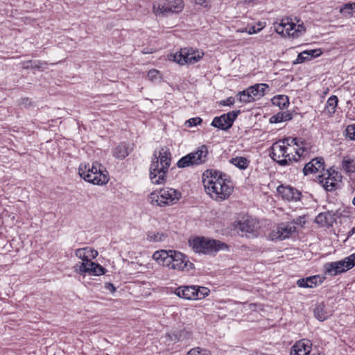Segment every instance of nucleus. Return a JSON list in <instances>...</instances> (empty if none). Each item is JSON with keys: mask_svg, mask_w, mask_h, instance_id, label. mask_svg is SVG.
Returning a JSON list of instances; mask_svg holds the SVG:
<instances>
[{"mask_svg": "<svg viewBox=\"0 0 355 355\" xmlns=\"http://www.w3.org/2000/svg\"><path fill=\"white\" fill-rule=\"evenodd\" d=\"M105 288H107V290H109L111 293H114L115 291V287L114 286V285L111 283H107L105 284Z\"/></svg>", "mask_w": 355, "mask_h": 355, "instance_id": "nucleus-50", "label": "nucleus"}, {"mask_svg": "<svg viewBox=\"0 0 355 355\" xmlns=\"http://www.w3.org/2000/svg\"><path fill=\"white\" fill-rule=\"evenodd\" d=\"M322 170H324V159L322 157H316L304 166L303 173L307 175L309 173L320 172Z\"/></svg>", "mask_w": 355, "mask_h": 355, "instance_id": "nucleus-20", "label": "nucleus"}, {"mask_svg": "<svg viewBox=\"0 0 355 355\" xmlns=\"http://www.w3.org/2000/svg\"><path fill=\"white\" fill-rule=\"evenodd\" d=\"M306 51L309 53V60L313 58L318 57L321 54V51L320 49H313Z\"/></svg>", "mask_w": 355, "mask_h": 355, "instance_id": "nucleus-45", "label": "nucleus"}, {"mask_svg": "<svg viewBox=\"0 0 355 355\" xmlns=\"http://www.w3.org/2000/svg\"><path fill=\"white\" fill-rule=\"evenodd\" d=\"M75 255L83 261L82 263L89 261H88L87 254L86 253L85 248H79V249L76 250Z\"/></svg>", "mask_w": 355, "mask_h": 355, "instance_id": "nucleus-37", "label": "nucleus"}, {"mask_svg": "<svg viewBox=\"0 0 355 355\" xmlns=\"http://www.w3.org/2000/svg\"><path fill=\"white\" fill-rule=\"evenodd\" d=\"M196 349H198L199 354H197L198 355H211L210 352L205 349H200V347H196Z\"/></svg>", "mask_w": 355, "mask_h": 355, "instance_id": "nucleus-49", "label": "nucleus"}, {"mask_svg": "<svg viewBox=\"0 0 355 355\" xmlns=\"http://www.w3.org/2000/svg\"><path fill=\"white\" fill-rule=\"evenodd\" d=\"M32 105V102L28 98H23L20 100V105L26 107Z\"/></svg>", "mask_w": 355, "mask_h": 355, "instance_id": "nucleus-47", "label": "nucleus"}, {"mask_svg": "<svg viewBox=\"0 0 355 355\" xmlns=\"http://www.w3.org/2000/svg\"><path fill=\"white\" fill-rule=\"evenodd\" d=\"M309 60V53L304 51L298 54L295 63H302L303 62Z\"/></svg>", "mask_w": 355, "mask_h": 355, "instance_id": "nucleus-44", "label": "nucleus"}, {"mask_svg": "<svg viewBox=\"0 0 355 355\" xmlns=\"http://www.w3.org/2000/svg\"><path fill=\"white\" fill-rule=\"evenodd\" d=\"M237 97L239 101L243 103H248L254 101V98L252 96L251 93H250L249 88L239 92Z\"/></svg>", "mask_w": 355, "mask_h": 355, "instance_id": "nucleus-33", "label": "nucleus"}, {"mask_svg": "<svg viewBox=\"0 0 355 355\" xmlns=\"http://www.w3.org/2000/svg\"><path fill=\"white\" fill-rule=\"evenodd\" d=\"M239 232L243 236L248 233H252L254 230V223L252 219L247 218L243 221H239L236 226Z\"/></svg>", "mask_w": 355, "mask_h": 355, "instance_id": "nucleus-23", "label": "nucleus"}, {"mask_svg": "<svg viewBox=\"0 0 355 355\" xmlns=\"http://www.w3.org/2000/svg\"><path fill=\"white\" fill-rule=\"evenodd\" d=\"M75 272L80 275L88 273L91 275H101L105 273V269L101 265L92 261L89 262L77 263L74 266Z\"/></svg>", "mask_w": 355, "mask_h": 355, "instance_id": "nucleus-15", "label": "nucleus"}, {"mask_svg": "<svg viewBox=\"0 0 355 355\" xmlns=\"http://www.w3.org/2000/svg\"><path fill=\"white\" fill-rule=\"evenodd\" d=\"M318 276H311L306 278H302L297 280V284L302 288H313L317 285Z\"/></svg>", "mask_w": 355, "mask_h": 355, "instance_id": "nucleus-26", "label": "nucleus"}, {"mask_svg": "<svg viewBox=\"0 0 355 355\" xmlns=\"http://www.w3.org/2000/svg\"><path fill=\"white\" fill-rule=\"evenodd\" d=\"M342 168L347 173L355 172V160L349 156L344 157L342 161Z\"/></svg>", "mask_w": 355, "mask_h": 355, "instance_id": "nucleus-30", "label": "nucleus"}, {"mask_svg": "<svg viewBox=\"0 0 355 355\" xmlns=\"http://www.w3.org/2000/svg\"><path fill=\"white\" fill-rule=\"evenodd\" d=\"M170 253L169 250H157L155 251L153 254V259L155 260L159 264H162L164 266H167L169 262Z\"/></svg>", "mask_w": 355, "mask_h": 355, "instance_id": "nucleus-25", "label": "nucleus"}, {"mask_svg": "<svg viewBox=\"0 0 355 355\" xmlns=\"http://www.w3.org/2000/svg\"><path fill=\"white\" fill-rule=\"evenodd\" d=\"M209 290L206 287L198 286H183L175 289V293L185 300H196L205 298Z\"/></svg>", "mask_w": 355, "mask_h": 355, "instance_id": "nucleus-9", "label": "nucleus"}, {"mask_svg": "<svg viewBox=\"0 0 355 355\" xmlns=\"http://www.w3.org/2000/svg\"><path fill=\"white\" fill-rule=\"evenodd\" d=\"M285 34L288 36H291V33H293V30L296 27V24L291 21L289 19H285Z\"/></svg>", "mask_w": 355, "mask_h": 355, "instance_id": "nucleus-36", "label": "nucleus"}, {"mask_svg": "<svg viewBox=\"0 0 355 355\" xmlns=\"http://www.w3.org/2000/svg\"><path fill=\"white\" fill-rule=\"evenodd\" d=\"M345 132L347 138L350 140H355V123L347 125Z\"/></svg>", "mask_w": 355, "mask_h": 355, "instance_id": "nucleus-38", "label": "nucleus"}, {"mask_svg": "<svg viewBox=\"0 0 355 355\" xmlns=\"http://www.w3.org/2000/svg\"><path fill=\"white\" fill-rule=\"evenodd\" d=\"M207 147L205 145H202L196 152L190 153L180 159L177 162V166L178 168H186L204 164L207 160Z\"/></svg>", "mask_w": 355, "mask_h": 355, "instance_id": "nucleus-7", "label": "nucleus"}, {"mask_svg": "<svg viewBox=\"0 0 355 355\" xmlns=\"http://www.w3.org/2000/svg\"><path fill=\"white\" fill-rule=\"evenodd\" d=\"M197 354H199L198 349H191L187 355H198Z\"/></svg>", "mask_w": 355, "mask_h": 355, "instance_id": "nucleus-53", "label": "nucleus"}, {"mask_svg": "<svg viewBox=\"0 0 355 355\" xmlns=\"http://www.w3.org/2000/svg\"><path fill=\"white\" fill-rule=\"evenodd\" d=\"M285 21H286V19H283L279 24H278L277 26H275V31H276L277 33H278L279 35H282L284 36H286L285 31H284Z\"/></svg>", "mask_w": 355, "mask_h": 355, "instance_id": "nucleus-42", "label": "nucleus"}, {"mask_svg": "<svg viewBox=\"0 0 355 355\" xmlns=\"http://www.w3.org/2000/svg\"><path fill=\"white\" fill-rule=\"evenodd\" d=\"M271 158L281 166H285L293 160L297 161L291 149L280 141L273 144L270 153Z\"/></svg>", "mask_w": 355, "mask_h": 355, "instance_id": "nucleus-6", "label": "nucleus"}, {"mask_svg": "<svg viewBox=\"0 0 355 355\" xmlns=\"http://www.w3.org/2000/svg\"><path fill=\"white\" fill-rule=\"evenodd\" d=\"M171 153L166 146L155 150L150 167V179L155 184H164L166 180V173L171 165Z\"/></svg>", "mask_w": 355, "mask_h": 355, "instance_id": "nucleus-2", "label": "nucleus"}, {"mask_svg": "<svg viewBox=\"0 0 355 355\" xmlns=\"http://www.w3.org/2000/svg\"><path fill=\"white\" fill-rule=\"evenodd\" d=\"M341 178L338 172L331 169L319 175L318 181L327 191H332L336 189L338 182L341 181Z\"/></svg>", "mask_w": 355, "mask_h": 355, "instance_id": "nucleus-13", "label": "nucleus"}, {"mask_svg": "<svg viewBox=\"0 0 355 355\" xmlns=\"http://www.w3.org/2000/svg\"><path fill=\"white\" fill-rule=\"evenodd\" d=\"M169 262L167 267L170 269L180 271H189L194 268L193 263L190 262L187 257L180 252L169 250Z\"/></svg>", "mask_w": 355, "mask_h": 355, "instance_id": "nucleus-11", "label": "nucleus"}, {"mask_svg": "<svg viewBox=\"0 0 355 355\" xmlns=\"http://www.w3.org/2000/svg\"><path fill=\"white\" fill-rule=\"evenodd\" d=\"M147 77L151 81H156L161 78L159 71L155 69H150L148 72Z\"/></svg>", "mask_w": 355, "mask_h": 355, "instance_id": "nucleus-39", "label": "nucleus"}, {"mask_svg": "<svg viewBox=\"0 0 355 355\" xmlns=\"http://www.w3.org/2000/svg\"><path fill=\"white\" fill-rule=\"evenodd\" d=\"M315 221L322 226L331 225L335 221L334 214L331 211L320 213L316 216Z\"/></svg>", "mask_w": 355, "mask_h": 355, "instance_id": "nucleus-24", "label": "nucleus"}, {"mask_svg": "<svg viewBox=\"0 0 355 355\" xmlns=\"http://www.w3.org/2000/svg\"><path fill=\"white\" fill-rule=\"evenodd\" d=\"M166 236L163 232L150 231L146 234V240L149 242L157 243L164 241Z\"/></svg>", "mask_w": 355, "mask_h": 355, "instance_id": "nucleus-29", "label": "nucleus"}, {"mask_svg": "<svg viewBox=\"0 0 355 355\" xmlns=\"http://www.w3.org/2000/svg\"><path fill=\"white\" fill-rule=\"evenodd\" d=\"M235 103V99L234 97H229L227 98L226 100H223L222 101L220 104L222 105H234V103Z\"/></svg>", "mask_w": 355, "mask_h": 355, "instance_id": "nucleus-46", "label": "nucleus"}, {"mask_svg": "<svg viewBox=\"0 0 355 355\" xmlns=\"http://www.w3.org/2000/svg\"><path fill=\"white\" fill-rule=\"evenodd\" d=\"M338 98L336 96H331L327 102L324 111L329 115L332 116L335 112L338 105Z\"/></svg>", "mask_w": 355, "mask_h": 355, "instance_id": "nucleus-27", "label": "nucleus"}, {"mask_svg": "<svg viewBox=\"0 0 355 355\" xmlns=\"http://www.w3.org/2000/svg\"><path fill=\"white\" fill-rule=\"evenodd\" d=\"M355 266V253L345 257L343 260L327 263L324 268L325 273L336 276L349 270Z\"/></svg>", "mask_w": 355, "mask_h": 355, "instance_id": "nucleus-8", "label": "nucleus"}, {"mask_svg": "<svg viewBox=\"0 0 355 355\" xmlns=\"http://www.w3.org/2000/svg\"><path fill=\"white\" fill-rule=\"evenodd\" d=\"M239 113V110L232 111L227 114H224L220 116H216L213 119L211 125L219 129L227 130L232 127L234 120L236 119Z\"/></svg>", "mask_w": 355, "mask_h": 355, "instance_id": "nucleus-14", "label": "nucleus"}, {"mask_svg": "<svg viewBox=\"0 0 355 355\" xmlns=\"http://www.w3.org/2000/svg\"><path fill=\"white\" fill-rule=\"evenodd\" d=\"M189 244L194 252L207 254H214L228 248L225 243L205 237H196L193 239H190Z\"/></svg>", "mask_w": 355, "mask_h": 355, "instance_id": "nucleus-4", "label": "nucleus"}, {"mask_svg": "<svg viewBox=\"0 0 355 355\" xmlns=\"http://www.w3.org/2000/svg\"><path fill=\"white\" fill-rule=\"evenodd\" d=\"M292 119L291 114L287 112H279L272 116L270 121L271 123H279L282 121H289Z\"/></svg>", "mask_w": 355, "mask_h": 355, "instance_id": "nucleus-34", "label": "nucleus"}, {"mask_svg": "<svg viewBox=\"0 0 355 355\" xmlns=\"http://www.w3.org/2000/svg\"><path fill=\"white\" fill-rule=\"evenodd\" d=\"M31 64H33V61L28 60V61L23 62L22 67L24 69H29V68H31Z\"/></svg>", "mask_w": 355, "mask_h": 355, "instance_id": "nucleus-51", "label": "nucleus"}, {"mask_svg": "<svg viewBox=\"0 0 355 355\" xmlns=\"http://www.w3.org/2000/svg\"><path fill=\"white\" fill-rule=\"evenodd\" d=\"M132 150V147L128 143L122 142L113 150L114 157L123 159L126 157Z\"/></svg>", "mask_w": 355, "mask_h": 355, "instance_id": "nucleus-22", "label": "nucleus"}, {"mask_svg": "<svg viewBox=\"0 0 355 355\" xmlns=\"http://www.w3.org/2000/svg\"><path fill=\"white\" fill-rule=\"evenodd\" d=\"M44 63L41 62L40 61H33V64H31V68L33 69H40L42 67V64Z\"/></svg>", "mask_w": 355, "mask_h": 355, "instance_id": "nucleus-48", "label": "nucleus"}, {"mask_svg": "<svg viewBox=\"0 0 355 355\" xmlns=\"http://www.w3.org/2000/svg\"><path fill=\"white\" fill-rule=\"evenodd\" d=\"M181 197L180 192L172 188H164L159 191L152 192L148 200L153 205L164 207L176 203Z\"/></svg>", "mask_w": 355, "mask_h": 355, "instance_id": "nucleus-5", "label": "nucleus"}, {"mask_svg": "<svg viewBox=\"0 0 355 355\" xmlns=\"http://www.w3.org/2000/svg\"><path fill=\"white\" fill-rule=\"evenodd\" d=\"M272 103L274 105L278 106L282 110L287 107L289 104L288 98L284 95L273 97Z\"/></svg>", "mask_w": 355, "mask_h": 355, "instance_id": "nucleus-31", "label": "nucleus"}, {"mask_svg": "<svg viewBox=\"0 0 355 355\" xmlns=\"http://www.w3.org/2000/svg\"><path fill=\"white\" fill-rule=\"evenodd\" d=\"M278 193L284 200L291 201L297 200L300 199L301 193L295 188L289 186L285 187L283 185L279 186L277 189Z\"/></svg>", "mask_w": 355, "mask_h": 355, "instance_id": "nucleus-19", "label": "nucleus"}, {"mask_svg": "<svg viewBox=\"0 0 355 355\" xmlns=\"http://www.w3.org/2000/svg\"><path fill=\"white\" fill-rule=\"evenodd\" d=\"M354 233H355V227L352 229V230L349 232V234L352 235Z\"/></svg>", "mask_w": 355, "mask_h": 355, "instance_id": "nucleus-54", "label": "nucleus"}, {"mask_svg": "<svg viewBox=\"0 0 355 355\" xmlns=\"http://www.w3.org/2000/svg\"><path fill=\"white\" fill-rule=\"evenodd\" d=\"M280 141L288 146L291 149V152L293 153V151H295V155H297L298 157L302 156L305 150L304 141L297 138L287 137L283 140H280Z\"/></svg>", "mask_w": 355, "mask_h": 355, "instance_id": "nucleus-17", "label": "nucleus"}, {"mask_svg": "<svg viewBox=\"0 0 355 355\" xmlns=\"http://www.w3.org/2000/svg\"><path fill=\"white\" fill-rule=\"evenodd\" d=\"M78 174L85 181L97 185H103L109 181L108 173L98 162L81 164L78 167Z\"/></svg>", "mask_w": 355, "mask_h": 355, "instance_id": "nucleus-3", "label": "nucleus"}, {"mask_svg": "<svg viewBox=\"0 0 355 355\" xmlns=\"http://www.w3.org/2000/svg\"><path fill=\"white\" fill-rule=\"evenodd\" d=\"M183 8L182 0H169L163 3H153V10L156 15H167L170 13H178Z\"/></svg>", "mask_w": 355, "mask_h": 355, "instance_id": "nucleus-12", "label": "nucleus"}, {"mask_svg": "<svg viewBox=\"0 0 355 355\" xmlns=\"http://www.w3.org/2000/svg\"><path fill=\"white\" fill-rule=\"evenodd\" d=\"M340 12L343 15H352L355 13V2L345 3L344 6L340 9Z\"/></svg>", "mask_w": 355, "mask_h": 355, "instance_id": "nucleus-35", "label": "nucleus"}, {"mask_svg": "<svg viewBox=\"0 0 355 355\" xmlns=\"http://www.w3.org/2000/svg\"><path fill=\"white\" fill-rule=\"evenodd\" d=\"M202 120L201 118L194 117V118H191V119L187 120L185 122V125L188 127H193V126H196L198 124H200L202 123Z\"/></svg>", "mask_w": 355, "mask_h": 355, "instance_id": "nucleus-40", "label": "nucleus"}, {"mask_svg": "<svg viewBox=\"0 0 355 355\" xmlns=\"http://www.w3.org/2000/svg\"><path fill=\"white\" fill-rule=\"evenodd\" d=\"M313 313L315 317L320 321H324L332 315V311L326 307L324 302L317 304Z\"/></svg>", "mask_w": 355, "mask_h": 355, "instance_id": "nucleus-21", "label": "nucleus"}, {"mask_svg": "<svg viewBox=\"0 0 355 355\" xmlns=\"http://www.w3.org/2000/svg\"><path fill=\"white\" fill-rule=\"evenodd\" d=\"M312 343L308 339H302L291 347L290 355H311Z\"/></svg>", "mask_w": 355, "mask_h": 355, "instance_id": "nucleus-18", "label": "nucleus"}, {"mask_svg": "<svg viewBox=\"0 0 355 355\" xmlns=\"http://www.w3.org/2000/svg\"><path fill=\"white\" fill-rule=\"evenodd\" d=\"M261 28L256 29L255 26H251L249 28L248 33L250 35L257 33L258 31H259Z\"/></svg>", "mask_w": 355, "mask_h": 355, "instance_id": "nucleus-52", "label": "nucleus"}, {"mask_svg": "<svg viewBox=\"0 0 355 355\" xmlns=\"http://www.w3.org/2000/svg\"><path fill=\"white\" fill-rule=\"evenodd\" d=\"M293 33H291V37H300L303 33L305 32V28L303 26V24H299L297 28L293 30Z\"/></svg>", "mask_w": 355, "mask_h": 355, "instance_id": "nucleus-41", "label": "nucleus"}, {"mask_svg": "<svg viewBox=\"0 0 355 355\" xmlns=\"http://www.w3.org/2000/svg\"><path fill=\"white\" fill-rule=\"evenodd\" d=\"M225 175L219 171L207 170L202 175V183L205 191L216 200L227 199L232 193L233 187L231 182L225 178Z\"/></svg>", "mask_w": 355, "mask_h": 355, "instance_id": "nucleus-1", "label": "nucleus"}, {"mask_svg": "<svg viewBox=\"0 0 355 355\" xmlns=\"http://www.w3.org/2000/svg\"><path fill=\"white\" fill-rule=\"evenodd\" d=\"M268 85L265 83L256 84L253 86L249 87L250 93L254 96H263L266 89H268Z\"/></svg>", "mask_w": 355, "mask_h": 355, "instance_id": "nucleus-28", "label": "nucleus"}, {"mask_svg": "<svg viewBox=\"0 0 355 355\" xmlns=\"http://www.w3.org/2000/svg\"><path fill=\"white\" fill-rule=\"evenodd\" d=\"M204 55L203 53L194 50L193 48H182L179 52L171 55L172 60L180 65L194 64Z\"/></svg>", "mask_w": 355, "mask_h": 355, "instance_id": "nucleus-10", "label": "nucleus"}, {"mask_svg": "<svg viewBox=\"0 0 355 355\" xmlns=\"http://www.w3.org/2000/svg\"><path fill=\"white\" fill-rule=\"evenodd\" d=\"M85 250L87 254L88 261H92V259H95L98 254L96 250L91 248H85Z\"/></svg>", "mask_w": 355, "mask_h": 355, "instance_id": "nucleus-43", "label": "nucleus"}, {"mask_svg": "<svg viewBox=\"0 0 355 355\" xmlns=\"http://www.w3.org/2000/svg\"><path fill=\"white\" fill-rule=\"evenodd\" d=\"M296 231V227L293 225L282 224L276 231L270 233L269 237L271 240H284L288 238L293 232Z\"/></svg>", "mask_w": 355, "mask_h": 355, "instance_id": "nucleus-16", "label": "nucleus"}, {"mask_svg": "<svg viewBox=\"0 0 355 355\" xmlns=\"http://www.w3.org/2000/svg\"><path fill=\"white\" fill-rule=\"evenodd\" d=\"M230 162L240 169H245L249 166V161L243 157H236L232 158Z\"/></svg>", "mask_w": 355, "mask_h": 355, "instance_id": "nucleus-32", "label": "nucleus"}]
</instances>
